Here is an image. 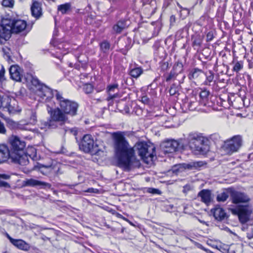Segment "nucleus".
I'll list each match as a JSON object with an SVG mask.
<instances>
[{
  "label": "nucleus",
  "mask_w": 253,
  "mask_h": 253,
  "mask_svg": "<svg viewBox=\"0 0 253 253\" xmlns=\"http://www.w3.org/2000/svg\"><path fill=\"white\" fill-rule=\"evenodd\" d=\"M215 219L218 221H221L226 217V213L224 210L220 207H215L211 210Z\"/></svg>",
  "instance_id": "21"
},
{
  "label": "nucleus",
  "mask_w": 253,
  "mask_h": 253,
  "mask_svg": "<svg viewBox=\"0 0 253 253\" xmlns=\"http://www.w3.org/2000/svg\"><path fill=\"white\" fill-rule=\"evenodd\" d=\"M2 52L3 53V57L7 61L9 62L11 60V54L10 49L6 46L3 47L2 48Z\"/></svg>",
  "instance_id": "33"
},
{
  "label": "nucleus",
  "mask_w": 253,
  "mask_h": 253,
  "mask_svg": "<svg viewBox=\"0 0 253 253\" xmlns=\"http://www.w3.org/2000/svg\"><path fill=\"white\" fill-rule=\"evenodd\" d=\"M47 111L50 118L41 122V128L42 129L56 128L58 127V123L64 124L68 120L67 115L63 112L61 107L52 108L47 105Z\"/></svg>",
  "instance_id": "3"
},
{
  "label": "nucleus",
  "mask_w": 253,
  "mask_h": 253,
  "mask_svg": "<svg viewBox=\"0 0 253 253\" xmlns=\"http://www.w3.org/2000/svg\"><path fill=\"white\" fill-rule=\"evenodd\" d=\"M210 92L207 90H202L200 93V96L201 99L200 103L203 105H206V101L207 100V98L209 95Z\"/></svg>",
  "instance_id": "31"
},
{
  "label": "nucleus",
  "mask_w": 253,
  "mask_h": 253,
  "mask_svg": "<svg viewBox=\"0 0 253 253\" xmlns=\"http://www.w3.org/2000/svg\"><path fill=\"white\" fill-rule=\"evenodd\" d=\"M44 167L46 168H50L51 167V166H44Z\"/></svg>",
  "instance_id": "60"
},
{
  "label": "nucleus",
  "mask_w": 253,
  "mask_h": 253,
  "mask_svg": "<svg viewBox=\"0 0 253 253\" xmlns=\"http://www.w3.org/2000/svg\"><path fill=\"white\" fill-rule=\"evenodd\" d=\"M0 117L1 118L3 119L4 120H5V119H8V118L5 117L4 116V115H3L2 113H0Z\"/></svg>",
  "instance_id": "55"
},
{
  "label": "nucleus",
  "mask_w": 253,
  "mask_h": 253,
  "mask_svg": "<svg viewBox=\"0 0 253 253\" xmlns=\"http://www.w3.org/2000/svg\"><path fill=\"white\" fill-rule=\"evenodd\" d=\"M11 159L15 163L22 166H26L29 163L28 155L23 151L20 153H12Z\"/></svg>",
  "instance_id": "15"
},
{
  "label": "nucleus",
  "mask_w": 253,
  "mask_h": 253,
  "mask_svg": "<svg viewBox=\"0 0 253 253\" xmlns=\"http://www.w3.org/2000/svg\"><path fill=\"white\" fill-rule=\"evenodd\" d=\"M177 5H178V6H179V7H181V8H182V7L179 5V4L177 3Z\"/></svg>",
  "instance_id": "61"
},
{
  "label": "nucleus",
  "mask_w": 253,
  "mask_h": 253,
  "mask_svg": "<svg viewBox=\"0 0 253 253\" xmlns=\"http://www.w3.org/2000/svg\"><path fill=\"white\" fill-rule=\"evenodd\" d=\"M209 253H212V252L210 251Z\"/></svg>",
  "instance_id": "62"
},
{
  "label": "nucleus",
  "mask_w": 253,
  "mask_h": 253,
  "mask_svg": "<svg viewBox=\"0 0 253 253\" xmlns=\"http://www.w3.org/2000/svg\"><path fill=\"white\" fill-rule=\"evenodd\" d=\"M68 130L72 133L74 135H76L78 133V130L76 127L70 128Z\"/></svg>",
  "instance_id": "50"
},
{
  "label": "nucleus",
  "mask_w": 253,
  "mask_h": 253,
  "mask_svg": "<svg viewBox=\"0 0 253 253\" xmlns=\"http://www.w3.org/2000/svg\"><path fill=\"white\" fill-rule=\"evenodd\" d=\"M179 145V142L176 140H168L163 142L160 147L164 154L172 153L178 150Z\"/></svg>",
  "instance_id": "13"
},
{
  "label": "nucleus",
  "mask_w": 253,
  "mask_h": 253,
  "mask_svg": "<svg viewBox=\"0 0 253 253\" xmlns=\"http://www.w3.org/2000/svg\"><path fill=\"white\" fill-rule=\"evenodd\" d=\"M5 70L2 65H0V82L5 80L4 77Z\"/></svg>",
  "instance_id": "42"
},
{
  "label": "nucleus",
  "mask_w": 253,
  "mask_h": 253,
  "mask_svg": "<svg viewBox=\"0 0 253 253\" xmlns=\"http://www.w3.org/2000/svg\"><path fill=\"white\" fill-rule=\"evenodd\" d=\"M24 183L26 186L32 187H39L41 188H51V185L47 182L39 181L35 179L30 178L27 179L24 181Z\"/></svg>",
  "instance_id": "17"
},
{
  "label": "nucleus",
  "mask_w": 253,
  "mask_h": 253,
  "mask_svg": "<svg viewBox=\"0 0 253 253\" xmlns=\"http://www.w3.org/2000/svg\"><path fill=\"white\" fill-rule=\"evenodd\" d=\"M113 139L118 166L126 171L139 167L140 162L136 158L134 148L129 145L124 135L120 132L115 133Z\"/></svg>",
  "instance_id": "1"
},
{
  "label": "nucleus",
  "mask_w": 253,
  "mask_h": 253,
  "mask_svg": "<svg viewBox=\"0 0 253 253\" xmlns=\"http://www.w3.org/2000/svg\"><path fill=\"white\" fill-rule=\"evenodd\" d=\"M170 21L171 23L175 22V16L174 15H172V16H170Z\"/></svg>",
  "instance_id": "54"
},
{
  "label": "nucleus",
  "mask_w": 253,
  "mask_h": 253,
  "mask_svg": "<svg viewBox=\"0 0 253 253\" xmlns=\"http://www.w3.org/2000/svg\"><path fill=\"white\" fill-rule=\"evenodd\" d=\"M100 48L104 52H106L110 48V44L107 42L104 41L100 44Z\"/></svg>",
  "instance_id": "37"
},
{
  "label": "nucleus",
  "mask_w": 253,
  "mask_h": 253,
  "mask_svg": "<svg viewBox=\"0 0 253 253\" xmlns=\"http://www.w3.org/2000/svg\"><path fill=\"white\" fill-rule=\"evenodd\" d=\"M11 98L7 95H0V108H2L4 110L7 107L8 103H10Z\"/></svg>",
  "instance_id": "28"
},
{
  "label": "nucleus",
  "mask_w": 253,
  "mask_h": 253,
  "mask_svg": "<svg viewBox=\"0 0 253 253\" xmlns=\"http://www.w3.org/2000/svg\"><path fill=\"white\" fill-rule=\"evenodd\" d=\"M2 4L5 7H12L14 4V0H2Z\"/></svg>",
  "instance_id": "38"
},
{
  "label": "nucleus",
  "mask_w": 253,
  "mask_h": 253,
  "mask_svg": "<svg viewBox=\"0 0 253 253\" xmlns=\"http://www.w3.org/2000/svg\"><path fill=\"white\" fill-rule=\"evenodd\" d=\"M175 76V74L174 72H170V73L169 74V75L167 77L166 79V82H169L170 81L172 78H173Z\"/></svg>",
  "instance_id": "48"
},
{
  "label": "nucleus",
  "mask_w": 253,
  "mask_h": 253,
  "mask_svg": "<svg viewBox=\"0 0 253 253\" xmlns=\"http://www.w3.org/2000/svg\"><path fill=\"white\" fill-rule=\"evenodd\" d=\"M5 109L9 114H14L21 111L17 102L14 98L11 99L10 103H8Z\"/></svg>",
  "instance_id": "22"
},
{
  "label": "nucleus",
  "mask_w": 253,
  "mask_h": 253,
  "mask_svg": "<svg viewBox=\"0 0 253 253\" xmlns=\"http://www.w3.org/2000/svg\"><path fill=\"white\" fill-rule=\"evenodd\" d=\"M248 237L249 239H251V238H253V235L252 236V237H250V236H249V235H248Z\"/></svg>",
  "instance_id": "58"
},
{
  "label": "nucleus",
  "mask_w": 253,
  "mask_h": 253,
  "mask_svg": "<svg viewBox=\"0 0 253 253\" xmlns=\"http://www.w3.org/2000/svg\"><path fill=\"white\" fill-rule=\"evenodd\" d=\"M243 67V64L239 62H237L234 65L233 70L237 73H238L240 70H241Z\"/></svg>",
  "instance_id": "39"
},
{
  "label": "nucleus",
  "mask_w": 253,
  "mask_h": 253,
  "mask_svg": "<svg viewBox=\"0 0 253 253\" xmlns=\"http://www.w3.org/2000/svg\"><path fill=\"white\" fill-rule=\"evenodd\" d=\"M11 78L17 82L21 81L23 70L18 65H12L9 69Z\"/></svg>",
  "instance_id": "16"
},
{
  "label": "nucleus",
  "mask_w": 253,
  "mask_h": 253,
  "mask_svg": "<svg viewBox=\"0 0 253 253\" xmlns=\"http://www.w3.org/2000/svg\"><path fill=\"white\" fill-rule=\"evenodd\" d=\"M141 101L144 103H147L148 102V98L146 96H143L142 97Z\"/></svg>",
  "instance_id": "53"
},
{
  "label": "nucleus",
  "mask_w": 253,
  "mask_h": 253,
  "mask_svg": "<svg viewBox=\"0 0 253 253\" xmlns=\"http://www.w3.org/2000/svg\"><path fill=\"white\" fill-rule=\"evenodd\" d=\"M229 197L228 193L226 192H222L217 196V200L218 202H224Z\"/></svg>",
  "instance_id": "35"
},
{
  "label": "nucleus",
  "mask_w": 253,
  "mask_h": 253,
  "mask_svg": "<svg viewBox=\"0 0 253 253\" xmlns=\"http://www.w3.org/2000/svg\"><path fill=\"white\" fill-rule=\"evenodd\" d=\"M9 142L11 145V153L22 152L25 147L26 144L24 141L16 136L12 135L9 138Z\"/></svg>",
  "instance_id": "12"
},
{
  "label": "nucleus",
  "mask_w": 253,
  "mask_h": 253,
  "mask_svg": "<svg viewBox=\"0 0 253 253\" xmlns=\"http://www.w3.org/2000/svg\"><path fill=\"white\" fill-rule=\"evenodd\" d=\"M192 44L194 47H200L202 44L203 38L200 35H195L192 38Z\"/></svg>",
  "instance_id": "29"
},
{
  "label": "nucleus",
  "mask_w": 253,
  "mask_h": 253,
  "mask_svg": "<svg viewBox=\"0 0 253 253\" xmlns=\"http://www.w3.org/2000/svg\"><path fill=\"white\" fill-rule=\"evenodd\" d=\"M213 34L212 32H209L207 35V41L208 42L211 41L213 39Z\"/></svg>",
  "instance_id": "49"
},
{
  "label": "nucleus",
  "mask_w": 253,
  "mask_h": 253,
  "mask_svg": "<svg viewBox=\"0 0 253 253\" xmlns=\"http://www.w3.org/2000/svg\"><path fill=\"white\" fill-rule=\"evenodd\" d=\"M214 79L213 74L211 72H209V75H207V80L206 81V84L208 85L212 82Z\"/></svg>",
  "instance_id": "40"
},
{
  "label": "nucleus",
  "mask_w": 253,
  "mask_h": 253,
  "mask_svg": "<svg viewBox=\"0 0 253 253\" xmlns=\"http://www.w3.org/2000/svg\"><path fill=\"white\" fill-rule=\"evenodd\" d=\"M79 147L84 152L91 154H96L98 151V146L94 144V140L90 134L84 136Z\"/></svg>",
  "instance_id": "8"
},
{
  "label": "nucleus",
  "mask_w": 253,
  "mask_h": 253,
  "mask_svg": "<svg viewBox=\"0 0 253 253\" xmlns=\"http://www.w3.org/2000/svg\"><path fill=\"white\" fill-rule=\"evenodd\" d=\"M196 102L194 101H190V102L188 103V107L190 110L193 111L196 109Z\"/></svg>",
  "instance_id": "44"
},
{
  "label": "nucleus",
  "mask_w": 253,
  "mask_h": 253,
  "mask_svg": "<svg viewBox=\"0 0 253 253\" xmlns=\"http://www.w3.org/2000/svg\"><path fill=\"white\" fill-rule=\"evenodd\" d=\"M12 153L9 152L7 146L5 145H0V163L7 161L9 158H11Z\"/></svg>",
  "instance_id": "19"
},
{
  "label": "nucleus",
  "mask_w": 253,
  "mask_h": 253,
  "mask_svg": "<svg viewBox=\"0 0 253 253\" xmlns=\"http://www.w3.org/2000/svg\"><path fill=\"white\" fill-rule=\"evenodd\" d=\"M12 244L20 250L28 251L30 249V245L22 239H15Z\"/></svg>",
  "instance_id": "23"
},
{
  "label": "nucleus",
  "mask_w": 253,
  "mask_h": 253,
  "mask_svg": "<svg viewBox=\"0 0 253 253\" xmlns=\"http://www.w3.org/2000/svg\"><path fill=\"white\" fill-rule=\"evenodd\" d=\"M30 120L32 124H35L37 122V115L35 112L32 111Z\"/></svg>",
  "instance_id": "47"
},
{
  "label": "nucleus",
  "mask_w": 253,
  "mask_h": 253,
  "mask_svg": "<svg viewBox=\"0 0 253 253\" xmlns=\"http://www.w3.org/2000/svg\"><path fill=\"white\" fill-rule=\"evenodd\" d=\"M31 82L33 85L35 86L36 89H37L38 86L41 85L40 84L39 80L35 77H31Z\"/></svg>",
  "instance_id": "43"
},
{
  "label": "nucleus",
  "mask_w": 253,
  "mask_h": 253,
  "mask_svg": "<svg viewBox=\"0 0 253 253\" xmlns=\"http://www.w3.org/2000/svg\"><path fill=\"white\" fill-rule=\"evenodd\" d=\"M6 131L7 130L4 124L0 120V134H5Z\"/></svg>",
  "instance_id": "45"
},
{
  "label": "nucleus",
  "mask_w": 253,
  "mask_h": 253,
  "mask_svg": "<svg viewBox=\"0 0 253 253\" xmlns=\"http://www.w3.org/2000/svg\"><path fill=\"white\" fill-rule=\"evenodd\" d=\"M127 21H120L113 27V30L117 33H120L124 29L126 28L128 24Z\"/></svg>",
  "instance_id": "26"
},
{
  "label": "nucleus",
  "mask_w": 253,
  "mask_h": 253,
  "mask_svg": "<svg viewBox=\"0 0 253 253\" xmlns=\"http://www.w3.org/2000/svg\"><path fill=\"white\" fill-rule=\"evenodd\" d=\"M118 85L117 84L109 85L108 87V92L109 95V96L107 98L108 100H111L117 96V93L115 92L118 90Z\"/></svg>",
  "instance_id": "25"
},
{
  "label": "nucleus",
  "mask_w": 253,
  "mask_h": 253,
  "mask_svg": "<svg viewBox=\"0 0 253 253\" xmlns=\"http://www.w3.org/2000/svg\"><path fill=\"white\" fill-rule=\"evenodd\" d=\"M200 222L202 223H205V221H201V220H199Z\"/></svg>",
  "instance_id": "59"
},
{
  "label": "nucleus",
  "mask_w": 253,
  "mask_h": 253,
  "mask_svg": "<svg viewBox=\"0 0 253 253\" xmlns=\"http://www.w3.org/2000/svg\"><path fill=\"white\" fill-rule=\"evenodd\" d=\"M5 121L7 124V126L10 129H20L22 130L27 129L26 126L20 124L19 123L16 122L8 118V119H5Z\"/></svg>",
  "instance_id": "24"
},
{
  "label": "nucleus",
  "mask_w": 253,
  "mask_h": 253,
  "mask_svg": "<svg viewBox=\"0 0 253 253\" xmlns=\"http://www.w3.org/2000/svg\"><path fill=\"white\" fill-rule=\"evenodd\" d=\"M10 176L5 174H0V187H9V184L3 181V180L8 179Z\"/></svg>",
  "instance_id": "30"
},
{
  "label": "nucleus",
  "mask_w": 253,
  "mask_h": 253,
  "mask_svg": "<svg viewBox=\"0 0 253 253\" xmlns=\"http://www.w3.org/2000/svg\"><path fill=\"white\" fill-rule=\"evenodd\" d=\"M135 147L138 150V154L144 162L148 164L152 162L156 156L155 147L152 145L148 144L144 142L136 143Z\"/></svg>",
  "instance_id": "6"
},
{
  "label": "nucleus",
  "mask_w": 253,
  "mask_h": 253,
  "mask_svg": "<svg viewBox=\"0 0 253 253\" xmlns=\"http://www.w3.org/2000/svg\"><path fill=\"white\" fill-rule=\"evenodd\" d=\"M55 91H53L47 86L42 84L39 85L37 89H35V94L40 98L41 101H47L54 96H55Z\"/></svg>",
  "instance_id": "11"
},
{
  "label": "nucleus",
  "mask_w": 253,
  "mask_h": 253,
  "mask_svg": "<svg viewBox=\"0 0 253 253\" xmlns=\"http://www.w3.org/2000/svg\"><path fill=\"white\" fill-rule=\"evenodd\" d=\"M27 23L23 20L4 19L0 24V43L10 37L11 32L18 33L26 29Z\"/></svg>",
  "instance_id": "2"
},
{
  "label": "nucleus",
  "mask_w": 253,
  "mask_h": 253,
  "mask_svg": "<svg viewBox=\"0 0 253 253\" xmlns=\"http://www.w3.org/2000/svg\"><path fill=\"white\" fill-rule=\"evenodd\" d=\"M206 164L203 161H192L187 164H179L174 166L172 168L173 172L177 173L181 172L183 169L189 170H200V169Z\"/></svg>",
  "instance_id": "10"
},
{
  "label": "nucleus",
  "mask_w": 253,
  "mask_h": 253,
  "mask_svg": "<svg viewBox=\"0 0 253 253\" xmlns=\"http://www.w3.org/2000/svg\"><path fill=\"white\" fill-rule=\"evenodd\" d=\"M6 237L7 238L9 239V241L10 242V243L12 244L13 243V242L14 241V240H15L14 239L12 238L11 237H10L9 234H8L7 233L6 234Z\"/></svg>",
  "instance_id": "52"
},
{
  "label": "nucleus",
  "mask_w": 253,
  "mask_h": 253,
  "mask_svg": "<svg viewBox=\"0 0 253 253\" xmlns=\"http://www.w3.org/2000/svg\"><path fill=\"white\" fill-rule=\"evenodd\" d=\"M176 66H177V67H179L180 69H181V67L182 66V64L180 62H177Z\"/></svg>",
  "instance_id": "56"
},
{
  "label": "nucleus",
  "mask_w": 253,
  "mask_h": 253,
  "mask_svg": "<svg viewBox=\"0 0 253 253\" xmlns=\"http://www.w3.org/2000/svg\"><path fill=\"white\" fill-rule=\"evenodd\" d=\"M231 212L237 215L241 222L244 223L247 221L249 215L252 213V209L249 205L238 206L235 208L230 209Z\"/></svg>",
  "instance_id": "9"
},
{
  "label": "nucleus",
  "mask_w": 253,
  "mask_h": 253,
  "mask_svg": "<svg viewBox=\"0 0 253 253\" xmlns=\"http://www.w3.org/2000/svg\"><path fill=\"white\" fill-rule=\"evenodd\" d=\"M198 198H200L201 201L208 205L211 200V194L210 190L203 189L198 194Z\"/></svg>",
  "instance_id": "20"
},
{
  "label": "nucleus",
  "mask_w": 253,
  "mask_h": 253,
  "mask_svg": "<svg viewBox=\"0 0 253 253\" xmlns=\"http://www.w3.org/2000/svg\"><path fill=\"white\" fill-rule=\"evenodd\" d=\"M201 249L203 250L204 251H205L206 252H208V250H207L206 249H205L204 247H201Z\"/></svg>",
  "instance_id": "57"
},
{
  "label": "nucleus",
  "mask_w": 253,
  "mask_h": 253,
  "mask_svg": "<svg viewBox=\"0 0 253 253\" xmlns=\"http://www.w3.org/2000/svg\"><path fill=\"white\" fill-rule=\"evenodd\" d=\"M243 144L242 136L238 135L224 141L222 146L223 151L228 155H231L239 151Z\"/></svg>",
  "instance_id": "7"
},
{
  "label": "nucleus",
  "mask_w": 253,
  "mask_h": 253,
  "mask_svg": "<svg viewBox=\"0 0 253 253\" xmlns=\"http://www.w3.org/2000/svg\"><path fill=\"white\" fill-rule=\"evenodd\" d=\"M97 191V189L93 188H89L85 191V192L88 193H96Z\"/></svg>",
  "instance_id": "51"
},
{
  "label": "nucleus",
  "mask_w": 253,
  "mask_h": 253,
  "mask_svg": "<svg viewBox=\"0 0 253 253\" xmlns=\"http://www.w3.org/2000/svg\"><path fill=\"white\" fill-rule=\"evenodd\" d=\"M208 141L207 139L202 136L197 134L191 135L189 142L190 147L197 154H204L210 149Z\"/></svg>",
  "instance_id": "4"
},
{
  "label": "nucleus",
  "mask_w": 253,
  "mask_h": 253,
  "mask_svg": "<svg viewBox=\"0 0 253 253\" xmlns=\"http://www.w3.org/2000/svg\"><path fill=\"white\" fill-rule=\"evenodd\" d=\"M229 190L232 203L239 204L240 203H248L250 201L249 197L245 193L235 191L232 189Z\"/></svg>",
  "instance_id": "14"
},
{
  "label": "nucleus",
  "mask_w": 253,
  "mask_h": 253,
  "mask_svg": "<svg viewBox=\"0 0 253 253\" xmlns=\"http://www.w3.org/2000/svg\"><path fill=\"white\" fill-rule=\"evenodd\" d=\"M26 154L33 160L36 159V150L33 147L28 148Z\"/></svg>",
  "instance_id": "34"
},
{
  "label": "nucleus",
  "mask_w": 253,
  "mask_h": 253,
  "mask_svg": "<svg viewBox=\"0 0 253 253\" xmlns=\"http://www.w3.org/2000/svg\"><path fill=\"white\" fill-rule=\"evenodd\" d=\"M83 90L85 93H90L93 90V86L90 84H85L83 86Z\"/></svg>",
  "instance_id": "36"
},
{
  "label": "nucleus",
  "mask_w": 253,
  "mask_h": 253,
  "mask_svg": "<svg viewBox=\"0 0 253 253\" xmlns=\"http://www.w3.org/2000/svg\"><path fill=\"white\" fill-rule=\"evenodd\" d=\"M55 98L58 103L66 114L74 116L77 114L78 108V104L73 101L65 98L61 93L58 91H55Z\"/></svg>",
  "instance_id": "5"
},
{
  "label": "nucleus",
  "mask_w": 253,
  "mask_h": 253,
  "mask_svg": "<svg viewBox=\"0 0 253 253\" xmlns=\"http://www.w3.org/2000/svg\"><path fill=\"white\" fill-rule=\"evenodd\" d=\"M71 6L70 3L61 4L58 6V10L61 12L62 14H65L70 9Z\"/></svg>",
  "instance_id": "32"
},
{
  "label": "nucleus",
  "mask_w": 253,
  "mask_h": 253,
  "mask_svg": "<svg viewBox=\"0 0 253 253\" xmlns=\"http://www.w3.org/2000/svg\"><path fill=\"white\" fill-rule=\"evenodd\" d=\"M143 70L140 67H136L130 69L129 74L133 78L137 79L143 73Z\"/></svg>",
  "instance_id": "27"
},
{
  "label": "nucleus",
  "mask_w": 253,
  "mask_h": 253,
  "mask_svg": "<svg viewBox=\"0 0 253 253\" xmlns=\"http://www.w3.org/2000/svg\"><path fill=\"white\" fill-rule=\"evenodd\" d=\"M202 73V71L198 69H195L192 72L191 76L193 79L197 78L200 74Z\"/></svg>",
  "instance_id": "41"
},
{
  "label": "nucleus",
  "mask_w": 253,
  "mask_h": 253,
  "mask_svg": "<svg viewBox=\"0 0 253 253\" xmlns=\"http://www.w3.org/2000/svg\"><path fill=\"white\" fill-rule=\"evenodd\" d=\"M32 15L38 19L42 15V3L38 0H32L31 6Z\"/></svg>",
  "instance_id": "18"
},
{
  "label": "nucleus",
  "mask_w": 253,
  "mask_h": 253,
  "mask_svg": "<svg viewBox=\"0 0 253 253\" xmlns=\"http://www.w3.org/2000/svg\"><path fill=\"white\" fill-rule=\"evenodd\" d=\"M148 192L149 193H152L153 194H158V195L161 194V192L160 190H159L158 189H155V188H149L148 189Z\"/></svg>",
  "instance_id": "46"
}]
</instances>
